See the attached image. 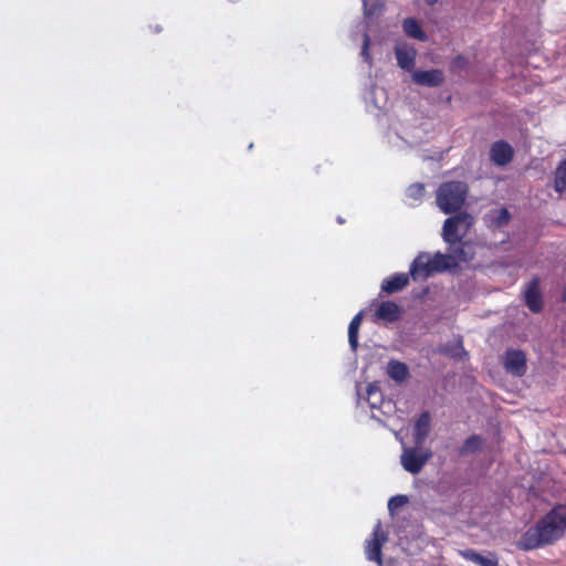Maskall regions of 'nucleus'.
Returning <instances> with one entry per match:
<instances>
[{
    "label": "nucleus",
    "instance_id": "nucleus-11",
    "mask_svg": "<svg viewBox=\"0 0 566 566\" xmlns=\"http://www.w3.org/2000/svg\"><path fill=\"white\" fill-rule=\"evenodd\" d=\"M448 245V254L453 256V261L457 262V265L459 264V262H469L473 260L475 252L473 245L470 242L460 240L457 243Z\"/></svg>",
    "mask_w": 566,
    "mask_h": 566
},
{
    "label": "nucleus",
    "instance_id": "nucleus-18",
    "mask_svg": "<svg viewBox=\"0 0 566 566\" xmlns=\"http://www.w3.org/2000/svg\"><path fill=\"white\" fill-rule=\"evenodd\" d=\"M387 375L396 382L401 384L409 377V369L405 363L390 360L387 365Z\"/></svg>",
    "mask_w": 566,
    "mask_h": 566
},
{
    "label": "nucleus",
    "instance_id": "nucleus-23",
    "mask_svg": "<svg viewBox=\"0 0 566 566\" xmlns=\"http://www.w3.org/2000/svg\"><path fill=\"white\" fill-rule=\"evenodd\" d=\"M384 7L382 0H363L364 15L367 19L379 15Z\"/></svg>",
    "mask_w": 566,
    "mask_h": 566
},
{
    "label": "nucleus",
    "instance_id": "nucleus-20",
    "mask_svg": "<svg viewBox=\"0 0 566 566\" xmlns=\"http://www.w3.org/2000/svg\"><path fill=\"white\" fill-rule=\"evenodd\" d=\"M363 322V312L357 313L349 323L348 326V343L353 352L358 348V333Z\"/></svg>",
    "mask_w": 566,
    "mask_h": 566
},
{
    "label": "nucleus",
    "instance_id": "nucleus-22",
    "mask_svg": "<svg viewBox=\"0 0 566 566\" xmlns=\"http://www.w3.org/2000/svg\"><path fill=\"white\" fill-rule=\"evenodd\" d=\"M482 444H483V439L478 434H473V436L469 437L463 442V444L461 446V448L459 450V453H460V455H469V454L476 453L478 451L481 450Z\"/></svg>",
    "mask_w": 566,
    "mask_h": 566
},
{
    "label": "nucleus",
    "instance_id": "nucleus-9",
    "mask_svg": "<svg viewBox=\"0 0 566 566\" xmlns=\"http://www.w3.org/2000/svg\"><path fill=\"white\" fill-rule=\"evenodd\" d=\"M514 155L512 146L504 140H497L492 144L490 149V158L497 166H506L511 163Z\"/></svg>",
    "mask_w": 566,
    "mask_h": 566
},
{
    "label": "nucleus",
    "instance_id": "nucleus-14",
    "mask_svg": "<svg viewBox=\"0 0 566 566\" xmlns=\"http://www.w3.org/2000/svg\"><path fill=\"white\" fill-rule=\"evenodd\" d=\"M358 399H365L371 409L379 408L384 401L382 392L376 382L368 384L365 394L357 388Z\"/></svg>",
    "mask_w": 566,
    "mask_h": 566
},
{
    "label": "nucleus",
    "instance_id": "nucleus-12",
    "mask_svg": "<svg viewBox=\"0 0 566 566\" xmlns=\"http://www.w3.org/2000/svg\"><path fill=\"white\" fill-rule=\"evenodd\" d=\"M431 416L428 411H423L417 419L413 427V441L416 447H421L430 432Z\"/></svg>",
    "mask_w": 566,
    "mask_h": 566
},
{
    "label": "nucleus",
    "instance_id": "nucleus-25",
    "mask_svg": "<svg viewBox=\"0 0 566 566\" xmlns=\"http://www.w3.org/2000/svg\"><path fill=\"white\" fill-rule=\"evenodd\" d=\"M409 502V499L407 495H403V494H398V495H395V496H391L388 501V512L390 515H395L396 512L402 507L403 505H406L407 503Z\"/></svg>",
    "mask_w": 566,
    "mask_h": 566
},
{
    "label": "nucleus",
    "instance_id": "nucleus-27",
    "mask_svg": "<svg viewBox=\"0 0 566 566\" xmlns=\"http://www.w3.org/2000/svg\"><path fill=\"white\" fill-rule=\"evenodd\" d=\"M511 214L506 208H502L497 211L494 222L497 227H502L509 222Z\"/></svg>",
    "mask_w": 566,
    "mask_h": 566
},
{
    "label": "nucleus",
    "instance_id": "nucleus-26",
    "mask_svg": "<svg viewBox=\"0 0 566 566\" xmlns=\"http://www.w3.org/2000/svg\"><path fill=\"white\" fill-rule=\"evenodd\" d=\"M406 196L408 199L420 201L424 196V185L420 182L410 185L406 191Z\"/></svg>",
    "mask_w": 566,
    "mask_h": 566
},
{
    "label": "nucleus",
    "instance_id": "nucleus-16",
    "mask_svg": "<svg viewBox=\"0 0 566 566\" xmlns=\"http://www.w3.org/2000/svg\"><path fill=\"white\" fill-rule=\"evenodd\" d=\"M431 265L434 273H441L455 269L457 262H454L453 256L448 253L436 252L431 255Z\"/></svg>",
    "mask_w": 566,
    "mask_h": 566
},
{
    "label": "nucleus",
    "instance_id": "nucleus-10",
    "mask_svg": "<svg viewBox=\"0 0 566 566\" xmlns=\"http://www.w3.org/2000/svg\"><path fill=\"white\" fill-rule=\"evenodd\" d=\"M412 81L421 86L437 87L444 81V75L440 70L415 71L412 73Z\"/></svg>",
    "mask_w": 566,
    "mask_h": 566
},
{
    "label": "nucleus",
    "instance_id": "nucleus-17",
    "mask_svg": "<svg viewBox=\"0 0 566 566\" xmlns=\"http://www.w3.org/2000/svg\"><path fill=\"white\" fill-rule=\"evenodd\" d=\"M526 305L533 313H538L542 310V300L538 290L537 281H532L525 292Z\"/></svg>",
    "mask_w": 566,
    "mask_h": 566
},
{
    "label": "nucleus",
    "instance_id": "nucleus-8",
    "mask_svg": "<svg viewBox=\"0 0 566 566\" xmlns=\"http://www.w3.org/2000/svg\"><path fill=\"white\" fill-rule=\"evenodd\" d=\"M397 64L405 71H411L415 67L417 50L408 43H397L395 46Z\"/></svg>",
    "mask_w": 566,
    "mask_h": 566
},
{
    "label": "nucleus",
    "instance_id": "nucleus-21",
    "mask_svg": "<svg viewBox=\"0 0 566 566\" xmlns=\"http://www.w3.org/2000/svg\"><path fill=\"white\" fill-rule=\"evenodd\" d=\"M402 28H403L405 33L408 36L419 40V41L427 40V34L423 32V30L421 29L420 24L418 23V21L416 19H413V18L405 19L402 22Z\"/></svg>",
    "mask_w": 566,
    "mask_h": 566
},
{
    "label": "nucleus",
    "instance_id": "nucleus-2",
    "mask_svg": "<svg viewBox=\"0 0 566 566\" xmlns=\"http://www.w3.org/2000/svg\"><path fill=\"white\" fill-rule=\"evenodd\" d=\"M467 193L468 186L465 182H443L437 190V206L446 214L453 213L464 205Z\"/></svg>",
    "mask_w": 566,
    "mask_h": 566
},
{
    "label": "nucleus",
    "instance_id": "nucleus-15",
    "mask_svg": "<svg viewBox=\"0 0 566 566\" xmlns=\"http://www.w3.org/2000/svg\"><path fill=\"white\" fill-rule=\"evenodd\" d=\"M409 274L396 273L382 281L381 291L387 294L399 292L409 284Z\"/></svg>",
    "mask_w": 566,
    "mask_h": 566
},
{
    "label": "nucleus",
    "instance_id": "nucleus-28",
    "mask_svg": "<svg viewBox=\"0 0 566 566\" xmlns=\"http://www.w3.org/2000/svg\"><path fill=\"white\" fill-rule=\"evenodd\" d=\"M369 42H370L369 35L367 33H365L360 55L363 56L365 62L370 64L371 57L369 54Z\"/></svg>",
    "mask_w": 566,
    "mask_h": 566
},
{
    "label": "nucleus",
    "instance_id": "nucleus-4",
    "mask_svg": "<svg viewBox=\"0 0 566 566\" xmlns=\"http://www.w3.org/2000/svg\"><path fill=\"white\" fill-rule=\"evenodd\" d=\"M387 539L388 535L382 531L381 523L378 521L374 527L371 538L366 541L365 553L368 560L382 565L381 548Z\"/></svg>",
    "mask_w": 566,
    "mask_h": 566
},
{
    "label": "nucleus",
    "instance_id": "nucleus-30",
    "mask_svg": "<svg viewBox=\"0 0 566 566\" xmlns=\"http://www.w3.org/2000/svg\"><path fill=\"white\" fill-rule=\"evenodd\" d=\"M564 300L566 301V287H565V291H564Z\"/></svg>",
    "mask_w": 566,
    "mask_h": 566
},
{
    "label": "nucleus",
    "instance_id": "nucleus-29",
    "mask_svg": "<svg viewBox=\"0 0 566 566\" xmlns=\"http://www.w3.org/2000/svg\"><path fill=\"white\" fill-rule=\"evenodd\" d=\"M337 221H338V223H340V224H343V223L345 222V221H344V219H343L342 217H338V218H337Z\"/></svg>",
    "mask_w": 566,
    "mask_h": 566
},
{
    "label": "nucleus",
    "instance_id": "nucleus-7",
    "mask_svg": "<svg viewBox=\"0 0 566 566\" xmlns=\"http://www.w3.org/2000/svg\"><path fill=\"white\" fill-rule=\"evenodd\" d=\"M431 254L428 252H421L411 262L409 269V275L413 281H424L434 274L431 269Z\"/></svg>",
    "mask_w": 566,
    "mask_h": 566
},
{
    "label": "nucleus",
    "instance_id": "nucleus-3",
    "mask_svg": "<svg viewBox=\"0 0 566 566\" xmlns=\"http://www.w3.org/2000/svg\"><path fill=\"white\" fill-rule=\"evenodd\" d=\"M473 224V217L467 212H459L446 219L442 227V239L447 244L457 243L468 234Z\"/></svg>",
    "mask_w": 566,
    "mask_h": 566
},
{
    "label": "nucleus",
    "instance_id": "nucleus-5",
    "mask_svg": "<svg viewBox=\"0 0 566 566\" xmlns=\"http://www.w3.org/2000/svg\"><path fill=\"white\" fill-rule=\"evenodd\" d=\"M502 364L505 371L515 377H522L526 374V355L521 349H506L502 356Z\"/></svg>",
    "mask_w": 566,
    "mask_h": 566
},
{
    "label": "nucleus",
    "instance_id": "nucleus-1",
    "mask_svg": "<svg viewBox=\"0 0 566 566\" xmlns=\"http://www.w3.org/2000/svg\"><path fill=\"white\" fill-rule=\"evenodd\" d=\"M565 528L566 505L559 504L521 536L518 547L524 551H531L546 544H552L563 536Z\"/></svg>",
    "mask_w": 566,
    "mask_h": 566
},
{
    "label": "nucleus",
    "instance_id": "nucleus-19",
    "mask_svg": "<svg viewBox=\"0 0 566 566\" xmlns=\"http://www.w3.org/2000/svg\"><path fill=\"white\" fill-rule=\"evenodd\" d=\"M462 556L478 566H499L497 559L493 556H484L474 549H465L461 552Z\"/></svg>",
    "mask_w": 566,
    "mask_h": 566
},
{
    "label": "nucleus",
    "instance_id": "nucleus-6",
    "mask_svg": "<svg viewBox=\"0 0 566 566\" xmlns=\"http://www.w3.org/2000/svg\"><path fill=\"white\" fill-rule=\"evenodd\" d=\"M418 448H405L400 457L402 468L411 474L419 473L431 457L429 452L419 451Z\"/></svg>",
    "mask_w": 566,
    "mask_h": 566
},
{
    "label": "nucleus",
    "instance_id": "nucleus-24",
    "mask_svg": "<svg viewBox=\"0 0 566 566\" xmlns=\"http://www.w3.org/2000/svg\"><path fill=\"white\" fill-rule=\"evenodd\" d=\"M555 189L558 192L566 190V159L556 169Z\"/></svg>",
    "mask_w": 566,
    "mask_h": 566
},
{
    "label": "nucleus",
    "instance_id": "nucleus-13",
    "mask_svg": "<svg viewBox=\"0 0 566 566\" xmlns=\"http://www.w3.org/2000/svg\"><path fill=\"white\" fill-rule=\"evenodd\" d=\"M400 314V307L392 301L381 302L375 312L377 319L388 323H392L399 319Z\"/></svg>",
    "mask_w": 566,
    "mask_h": 566
}]
</instances>
